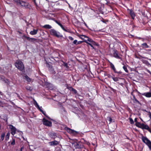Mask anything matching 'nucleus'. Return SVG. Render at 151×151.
Returning a JSON list of instances; mask_svg holds the SVG:
<instances>
[{
	"label": "nucleus",
	"mask_w": 151,
	"mask_h": 151,
	"mask_svg": "<svg viewBox=\"0 0 151 151\" xmlns=\"http://www.w3.org/2000/svg\"><path fill=\"white\" fill-rule=\"evenodd\" d=\"M15 65L19 70L23 71L24 70V66L23 63L20 60L16 61L15 63Z\"/></svg>",
	"instance_id": "f257e3e1"
},
{
	"label": "nucleus",
	"mask_w": 151,
	"mask_h": 151,
	"mask_svg": "<svg viewBox=\"0 0 151 151\" xmlns=\"http://www.w3.org/2000/svg\"><path fill=\"white\" fill-rule=\"evenodd\" d=\"M50 32L51 35L55 36L58 38H62L63 37L62 35L60 32L57 31L54 29H51L50 30Z\"/></svg>",
	"instance_id": "f03ea898"
},
{
	"label": "nucleus",
	"mask_w": 151,
	"mask_h": 151,
	"mask_svg": "<svg viewBox=\"0 0 151 151\" xmlns=\"http://www.w3.org/2000/svg\"><path fill=\"white\" fill-rule=\"evenodd\" d=\"M72 144L76 149H81L84 148L83 143L81 141L74 142Z\"/></svg>",
	"instance_id": "7ed1b4c3"
},
{
	"label": "nucleus",
	"mask_w": 151,
	"mask_h": 151,
	"mask_svg": "<svg viewBox=\"0 0 151 151\" xmlns=\"http://www.w3.org/2000/svg\"><path fill=\"white\" fill-rule=\"evenodd\" d=\"M137 93L138 94H140V93L137 89H135V90H133V91L131 93V95L133 96V99H132L134 103H138L139 104H141L138 101L136 98L135 95L134 93Z\"/></svg>",
	"instance_id": "20e7f679"
},
{
	"label": "nucleus",
	"mask_w": 151,
	"mask_h": 151,
	"mask_svg": "<svg viewBox=\"0 0 151 151\" xmlns=\"http://www.w3.org/2000/svg\"><path fill=\"white\" fill-rule=\"evenodd\" d=\"M142 139L143 142L149 148L151 145V141L146 137L142 136Z\"/></svg>",
	"instance_id": "39448f33"
},
{
	"label": "nucleus",
	"mask_w": 151,
	"mask_h": 151,
	"mask_svg": "<svg viewBox=\"0 0 151 151\" xmlns=\"http://www.w3.org/2000/svg\"><path fill=\"white\" fill-rule=\"evenodd\" d=\"M127 10L130 15L131 19L133 20H134L136 17V14L135 12L132 9H129L128 8L127 9Z\"/></svg>",
	"instance_id": "423d86ee"
},
{
	"label": "nucleus",
	"mask_w": 151,
	"mask_h": 151,
	"mask_svg": "<svg viewBox=\"0 0 151 151\" xmlns=\"http://www.w3.org/2000/svg\"><path fill=\"white\" fill-rule=\"evenodd\" d=\"M43 124L46 126L51 127L52 126V122L45 118L43 119Z\"/></svg>",
	"instance_id": "0eeeda50"
},
{
	"label": "nucleus",
	"mask_w": 151,
	"mask_h": 151,
	"mask_svg": "<svg viewBox=\"0 0 151 151\" xmlns=\"http://www.w3.org/2000/svg\"><path fill=\"white\" fill-rule=\"evenodd\" d=\"M40 41V40L38 39L34 38H30L29 37V41L33 43L36 44L37 43H38Z\"/></svg>",
	"instance_id": "6e6552de"
},
{
	"label": "nucleus",
	"mask_w": 151,
	"mask_h": 151,
	"mask_svg": "<svg viewBox=\"0 0 151 151\" xmlns=\"http://www.w3.org/2000/svg\"><path fill=\"white\" fill-rule=\"evenodd\" d=\"M67 88L72 92V94L77 95L78 94L77 91L72 87L68 86L67 87Z\"/></svg>",
	"instance_id": "1a4fd4ad"
},
{
	"label": "nucleus",
	"mask_w": 151,
	"mask_h": 151,
	"mask_svg": "<svg viewBox=\"0 0 151 151\" xmlns=\"http://www.w3.org/2000/svg\"><path fill=\"white\" fill-rule=\"evenodd\" d=\"M9 126V128L11 129V134L13 135H14L16 133V129L15 127L12 125H10Z\"/></svg>",
	"instance_id": "9d476101"
},
{
	"label": "nucleus",
	"mask_w": 151,
	"mask_h": 151,
	"mask_svg": "<svg viewBox=\"0 0 151 151\" xmlns=\"http://www.w3.org/2000/svg\"><path fill=\"white\" fill-rule=\"evenodd\" d=\"M135 125L136 127L139 128H141L142 129H144V127L146 125V124H145L144 123L141 124L139 122H138L137 123H135Z\"/></svg>",
	"instance_id": "9b49d317"
},
{
	"label": "nucleus",
	"mask_w": 151,
	"mask_h": 151,
	"mask_svg": "<svg viewBox=\"0 0 151 151\" xmlns=\"http://www.w3.org/2000/svg\"><path fill=\"white\" fill-rule=\"evenodd\" d=\"M65 129L70 134H74L77 133V132L76 131L70 129L67 127H66L65 128Z\"/></svg>",
	"instance_id": "f8f14e48"
},
{
	"label": "nucleus",
	"mask_w": 151,
	"mask_h": 151,
	"mask_svg": "<svg viewBox=\"0 0 151 151\" xmlns=\"http://www.w3.org/2000/svg\"><path fill=\"white\" fill-rule=\"evenodd\" d=\"M114 52H113V56L115 58L120 59H122V58L120 57L118 55V51L116 50H114Z\"/></svg>",
	"instance_id": "ddd939ff"
},
{
	"label": "nucleus",
	"mask_w": 151,
	"mask_h": 151,
	"mask_svg": "<svg viewBox=\"0 0 151 151\" xmlns=\"http://www.w3.org/2000/svg\"><path fill=\"white\" fill-rule=\"evenodd\" d=\"M49 144L50 146H55L59 144V143L57 141L54 140L52 142H49Z\"/></svg>",
	"instance_id": "4468645a"
},
{
	"label": "nucleus",
	"mask_w": 151,
	"mask_h": 151,
	"mask_svg": "<svg viewBox=\"0 0 151 151\" xmlns=\"http://www.w3.org/2000/svg\"><path fill=\"white\" fill-rule=\"evenodd\" d=\"M109 62L110 63V67L113 70L114 73L117 72V71L114 65L109 61Z\"/></svg>",
	"instance_id": "2eb2a0df"
},
{
	"label": "nucleus",
	"mask_w": 151,
	"mask_h": 151,
	"mask_svg": "<svg viewBox=\"0 0 151 151\" xmlns=\"http://www.w3.org/2000/svg\"><path fill=\"white\" fill-rule=\"evenodd\" d=\"M142 95L143 96H145L149 98L151 97V92H147L144 93H142Z\"/></svg>",
	"instance_id": "dca6fc26"
},
{
	"label": "nucleus",
	"mask_w": 151,
	"mask_h": 151,
	"mask_svg": "<svg viewBox=\"0 0 151 151\" xmlns=\"http://www.w3.org/2000/svg\"><path fill=\"white\" fill-rule=\"evenodd\" d=\"M14 1L16 2L17 3L20 5H21L22 6H24L25 3L24 2L22 1H20L19 0H14Z\"/></svg>",
	"instance_id": "f3484780"
},
{
	"label": "nucleus",
	"mask_w": 151,
	"mask_h": 151,
	"mask_svg": "<svg viewBox=\"0 0 151 151\" xmlns=\"http://www.w3.org/2000/svg\"><path fill=\"white\" fill-rule=\"evenodd\" d=\"M38 31V29H34L33 31H31L30 32V34L32 35H34L36 34Z\"/></svg>",
	"instance_id": "a211bd4d"
},
{
	"label": "nucleus",
	"mask_w": 151,
	"mask_h": 151,
	"mask_svg": "<svg viewBox=\"0 0 151 151\" xmlns=\"http://www.w3.org/2000/svg\"><path fill=\"white\" fill-rule=\"evenodd\" d=\"M33 104L38 109H40V106L38 105L37 101L34 99H33Z\"/></svg>",
	"instance_id": "6ab92c4d"
},
{
	"label": "nucleus",
	"mask_w": 151,
	"mask_h": 151,
	"mask_svg": "<svg viewBox=\"0 0 151 151\" xmlns=\"http://www.w3.org/2000/svg\"><path fill=\"white\" fill-rule=\"evenodd\" d=\"M50 136L51 137L54 139L57 137L56 133L54 132L51 133L50 134Z\"/></svg>",
	"instance_id": "aec40b11"
},
{
	"label": "nucleus",
	"mask_w": 151,
	"mask_h": 151,
	"mask_svg": "<svg viewBox=\"0 0 151 151\" xmlns=\"http://www.w3.org/2000/svg\"><path fill=\"white\" fill-rule=\"evenodd\" d=\"M40 112H42V113L47 117L48 119H50V118L46 114V112L44 111L43 110H42L41 108H40V109H38Z\"/></svg>",
	"instance_id": "412c9836"
},
{
	"label": "nucleus",
	"mask_w": 151,
	"mask_h": 151,
	"mask_svg": "<svg viewBox=\"0 0 151 151\" xmlns=\"http://www.w3.org/2000/svg\"><path fill=\"white\" fill-rule=\"evenodd\" d=\"M48 69L49 71L51 73L53 74L55 73V71L54 70V69L52 66H51Z\"/></svg>",
	"instance_id": "4be33fe9"
},
{
	"label": "nucleus",
	"mask_w": 151,
	"mask_h": 151,
	"mask_svg": "<svg viewBox=\"0 0 151 151\" xmlns=\"http://www.w3.org/2000/svg\"><path fill=\"white\" fill-rule=\"evenodd\" d=\"M142 47L143 48H147L149 47V46L146 43H144L141 44Z\"/></svg>",
	"instance_id": "5701e85b"
},
{
	"label": "nucleus",
	"mask_w": 151,
	"mask_h": 151,
	"mask_svg": "<svg viewBox=\"0 0 151 151\" xmlns=\"http://www.w3.org/2000/svg\"><path fill=\"white\" fill-rule=\"evenodd\" d=\"M42 28L46 29H50L52 28V27L49 24H45L42 26Z\"/></svg>",
	"instance_id": "b1692460"
},
{
	"label": "nucleus",
	"mask_w": 151,
	"mask_h": 151,
	"mask_svg": "<svg viewBox=\"0 0 151 151\" xmlns=\"http://www.w3.org/2000/svg\"><path fill=\"white\" fill-rule=\"evenodd\" d=\"M142 62L144 63L147 66H149V65H150V64L149 63L148 61L146 60H142Z\"/></svg>",
	"instance_id": "393cba45"
},
{
	"label": "nucleus",
	"mask_w": 151,
	"mask_h": 151,
	"mask_svg": "<svg viewBox=\"0 0 151 151\" xmlns=\"http://www.w3.org/2000/svg\"><path fill=\"white\" fill-rule=\"evenodd\" d=\"M51 20H54L57 24L60 27L63 25L59 21L57 20H55L54 18H52Z\"/></svg>",
	"instance_id": "a878e982"
},
{
	"label": "nucleus",
	"mask_w": 151,
	"mask_h": 151,
	"mask_svg": "<svg viewBox=\"0 0 151 151\" xmlns=\"http://www.w3.org/2000/svg\"><path fill=\"white\" fill-rule=\"evenodd\" d=\"M144 129L147 130L151 133V129L150 128L148 125L147 124L144 127Z\"/></svg>",
	"instance_id": "bb28decb"
},
{
	"label": "nucleus",
	"mask_w": 151,
	"mask_h": 151,
	"mask_svg": "<svg viewBox=\"0 0 151 151\" xmlns=\"http://www.w3.org/2000/svg\"><path fill=\"white\" fill-rule=\"evenodd\" d=\"M122 64L124 65L123 67V69L125 71V72L128 73H129V71L127 69V66L125 65L124 63H123Z\"/></svg>",
	"instance_id": "cd10ccee"
},
{
	"label": "nucleus",
	"mask_w": 151,
	"mask_h": 151,
	"mask_svg": "<svg viewBox=\"0 0 151 151\" xmlns=\"http://www.w3.org/2000/svg\"><path fill=\"white\" fill-rule=\"evenodd\" d=\"M61 27L62 28V29L64 30V31H65L66 32H70L69 30L68 29H65L64 27L63 26V25H62Z\"/></svg>",
	"instance_id": "c85d7f7f"
},
{
	"label": "nucleus",
	"mask_w": 151,
	"mask_h": 151,
	"mask_svg": "<svg viewBox=\"0 0 151 151\" xmlns=\"http://www.w3.org/2000/svg\"><path fill=\"white\" fill-rule=\"evenodd\" d=\"M84 42H85L86 43V44H87L88 45L90 46L91 47H92V48L93 49H95V48L93 46V45H92V44H91V43H90L88 42L87 41H86V40H85L84 41Z\"/></svg>",
	"instance_id": "c756f323"
},
{
	"label": "nucleus",
	"mask_w": 151,
	"mask_h": 151,
	"mask_svg": "<svg viewBox=\"0 0 151 151\" xmlns=\"http://www.w3.org/2000/svg\"><path fill=\"white\" fill-rule=\"evenodd\" d=\"M91 43L93 45H96L98 46H99V44L98 43H96L94 41H92V42Z\"/></svg>",
	"instance_id": "7c9ffc66"
},
{
	"label": "nucleus",
	"mask_w": 151,
	"mask_h": 151,
	"mask_svg": "<svg viewBox=\"0 0 151 151\" xmlns=\"http://www.w3.org/2000/svg\"><path fill=\"white\" fill-rule=\"evenodd\" d=\"M87 37V36H86L85 35H80V36L79 37L80 38H81V39L84 40H85V38H86V37Z\"/></svg>",
	"instance_id": "2f4dec72"
},
{
	"label": "nucleus",
	"mask_w": 151,
	"mask_h": 151,
	"mask_svg": "<svg viewBox=\"0 0 151 151\" xmlns=\"http://www.w3.org/2000/svg\"><path fill=\"white\" fill-rule=\"evenodd\" d=\"M86 38H87V40H86V41H88L89 42H90V43H91L92 41H93V40H92L91 38H90L88 37H86Z\"/></svg>",
	"instance_id": "473e14b6"
},
{
	"label": "nucleus",
	"mask_w": 151,
	"mask_h": 151,
	"mask_svg": "<svg viewBox=\"0 0 151 151\" xmlns=\"http://www.w3.org/2000/svg\"><path fill=\"white\" fill-rule=\"evenodd\" d=\"M46 66L49 69L52 66L50 64L47 62L46 61Z\"/></svg>",
	"instance_id": "72a5a7b5"
},
{
	"label": "nucleus",
	"mask_w": 151,
	"mask_h": 151,
	"mask_svg": "<svg viewBox=\"0 0 151 151\" xmlns=\"http://www.w3.org/2000/svg\"><path fill=\"white\" fill-rule=\"evenodd\" d=\"M15 143V141L14 139H13L11 143V145H14Z\"/></svg>",
	"instance_id": "f704fd0d"
},
{
	"label": "nucleus",
	"mask_w": 151,
	"mask_h": 151,
	"mask_svg": "<svg viewBox=\"0 0 151 151\" xmlns=\"http://www.w3.org/2000/svg\"><path fill=\"white\" fill-rule=\"evenodd\" d=\"M63 66H64L65 67L67 68H69V67L68 65V64L66 63L63 62Z\"/></svg>",
	"instance_id": "c9c22d12"
},
{
	"label": "nucleus",
	"mask_w": 151,
	"mask_h": 151,
	"mask_svg": "<svg viewBox=\"0 0 151 151\" xmlns=\"http://www.w3.org/2000/svg\"><path fill=\"white\" fill-rule=\"evenodd\" d=\"M101 21L103 23L106 24V23L108 22V20L103 19Z\"/></svg>",
	"instance_id": "e433bc0d"
},
{
	"label": "nucleus",
	"mask_w": 151,
	"mask_h": 151,
	"mask_svg": "<svg viewBox=\"0 0 151 151\" xmlns=\"http://www.w3.org/2000/svg\"><path fill=\"white\" fill-rule=\"evenodd\" d=\"M112 79L115 81H118V78H117L116 77H113Z\"/></svg>",
	"instance_id": "4c0bfd02"
},
{
	"label": "nucleus",
	"mask_w": 151,
	"mask_h": 151,
	"mask_svg": "<svg viewBox=\"0 0 151 151\" xmlns=\"http://www.w3.org/2000/svg\"><path fill=\"white\" fill-rule=\"evenodd\" d=\"M129 122L131 124H133L134 123V122L133 119L132 118H129Z\"/></svg>",
	"instance_id": "58836bf2"
},
{
	"label": "nucleus",
	"mask_w": 151,
	"mask_h": 151,
	"mask_svg": "<svg viewBox=\"0 0 151 151\" xmlns=\"http://www.w3.org/2000/svg\"><path fill=\"white\" fill-rule=\"evenodd\" d=\"M5 136V134L4 133H3L1 134V137L2 140L4 139Z\"/></svg>",
	"instance_id": "ea45409f"
},
{
	"label": "nucleus",
	"mask_w": 151,
	"mask_h": 151,
	"mask_svg": "<svg viewBox=\"0 0 151 151\" xmlns=\"http://www.w3.org/2000/svg\"><path fill=\"white\" fill-rule=\"evenodd\" d=\"M82 140H83V141L84 142V143H86V144L87 145H90V143L89 142H87V141L85 140L84 139H82Z\"/></svg>",
	"instance_id": "a19ab883"
},
{
	"label": "nucleus",
	"mask_w": 151,
	"mask_h": 151,
	"mask_svg": "<svg viewBox=\"0 0 151 151\" xmlns=\"http://www.w3.org/2000/svg\"><path fill=\"white\" fill-rule=\"evenodd\" d=\"M85 40L86 41V40H83V41H79L78 42H77V44L78 45L82 43L83 42H85L84 41Z\"/></svg>",
	"instance_id": "79ce46f5"
},
{
	"label": "nucleus",
	"mask_w": 151,
	"mask_h": 151,
	"mask_svg": "<svg viewBox=\"0 0 151 151\" xmlns=\"http://www.w3.org/2000/svg\"><path fill=\"white\" fill-rule=\"evenodd\" d=\"M108 120L110 122V123L112 122V119L111 117H108Z\"/></svg>",
	"instance_id": "37998d69"
},
{
	"label": "nucleus",
	"mask_w": 151,
	"mask_h": 151,
	"mask_svg": "<svg viewBox=\"0 0 151 151\" xmlns=\"http://www.w3.org/2000/svg\"><path fill=\"white\" fill-rule=\"evenodd\" d=\"M78 41L77 40H75L73 42V43L76 45H77Z\"/></svg>",
	"instance_id": "c03bdc74"
},
{
	"label": "nucleus",
	"mask_w": 151,
	"mask_h": 151,
	"mask_svg": "<svg viewBox=\"0 0 151 151\" xmlns=\"http://www.w3.org/2000/svg\"><path fill=\"white\" fill-rule=\"evenodd\" d=\"M141 13H142V15L144 16H145L146 15L145 13V11H142L141 12Z\"/></svg>",
	"instance_id": "a18cd8bd"
},
{
	"label": "nucleus",
	"mask_w": 151,
	"mask_h": 151,
	"mask_svg": "<svg viewBox=\"0 0 151 151\" xmlns=\"http://www.w3.org/2000/svg\"><path fill=\"white\" fill-rule=\"evenodd\" d=\"M24 78L27 81H28V77L27 76H24Z\"/></svg>",
	"instance_id": "49530a36"
},
{
	"label": "nucleus",
	"mask_w": 151,
	"mask_h": 151,
	"mask_svg": "<svg viewBox=\"0 0 151 151\" xmlns=\"http://www.w3.org/2000/svg\"><path fill=\"white\" fill-rule=\"evenodd\" d=\"M4 104L1 101H0V106H1L2 107H3Z\"/></svg>",
	"instance_id": "de8ad7c7"
},
{
	"label": "nucleus",
	"mask_w": 151,
	"mask_h": 151,
	"mask_svg": "<svg viewBox=\"0 0 151 151\" xmlns=\"http://www.w3.org/2000/svg\"><path fill=\"white\" fill-rule=\"evenodd\" d=\"M3 80L4 81V82L5 83H8V82H9V81L7 79H4V80L3 79Z\"/></svg>",
	"instance_id": "09e8293b"
},
{
	"label": "nucleus",
	"mask_w": 151,
	"mask_h": 151,
	"mask_svg": "<svg viewBox=\"0 0 151 151\" xmlns=\"http://www.w3.org/2000/svg\"><path fill=\"white\" fill-rule=\"evenodd\" d=\"M33 2L35 4V5L37 6V4L36 2V0H32Z\"/></svg>",
	"instance_id": "8fccbe9b"
},
{
	"label": "nucleus",
	"mask_w": 151,
	"mask_h": 151,
	"mask_svg": "<svg viewBox=\"0 0 151 151\" xmlns=\"http://www.w3.org/2000/svg\"><path fill=\"white\" fill-rule=\"evenodd\" d=\"M146 70L149 73H150L151 75V71L147 69H146Z\"/></svg>",
	"instance_id": "3c124183"
},
{
	"label": "nucleus",
	"mask_w": 151,
	"mask_h": 151,
	"mask_svg": "<svg viewBox=\"0 0 151 151\" xmlns=\"http://www.w3.org/2000/svg\"><path fill=\"white\" fill-rule=\"evenodd\" d=\"M68 38L71 40H74L73 38L71 36H69Z\"/></svg>",
	"instance_id": "603ef678"
},
{
	"label": "nucleus",
	"mask_w": 151,
	"mask_h": 151,
	"mask_svg": "<svg viewBox=\"0 0 151 151\" xmlns=\"http://www.w3.org/2000/svg\"><path fill=\"white\" fill-rule=\"evenodd\" d=\"M145 111L148 113V116L151 115V113L150 111H147L146 110H145Z\"/></svg>",
	"instance_id": "864d4df0"
},
{
	"label": "nucleus",
	"mask_w": 151,
	"mask_h": 151,
	"mask_svg": "<svg viewBox=\"0 0 151 151\" xmlns=\"http://www.w3.org/2000/svg\"><path fill=\"white\" fill-rule=\"evenodd\" d=\"M29 84H30V82L32 81V82L33 81V80L32 79L30 78H29Z\"/></svg>",
	"instance_id": "5fc2aeb1"
},
{
	"label": "nucleus",
	"mask_w": 151,
	"mask_h": 151,
	"mask_svg": "<svg viewBox=\"0 0 151 151\" xmlns=\"http://www.w3.org/2000/svg\"><path fill=\"white\" fill-rule=\"evenodd\" d=\"M33 89V88L32 87H29V91H31Z\"/></svg>",
	"instance_id": "6e6d98bb"
},
{
	"label": "nucleus",
	"mask_w": 151,
	"mask_h": 151,
	"mask_svg": "<svg viewBox=\"0 0 151 151\" xmlns=\"http://www.w3.org/2000/svg\"><path fill=\"white\" fill-rule=\"evenodd\" d=\"M137 118H135L134 120V121L135 122V123H137V122H138L137 121Z\"/></svg>",
	"instance_id": "4d7b16f0"
},
{
	"label": "nucleus",
	"mask_w": 151,
	"mask_h": 151,
	"mask_svg": "<svg viewBox=\"0 0 151 151\" xmlns=\"http://www.w3.org/2000/svg\"><path fill=\"white\" fill-rule=\"evenodd\" d=\"M108 77L109 78H112L113 76H112L111 75H110L109 74L108 75Z\"/></svg>",
	"instance_id": "13d9d810"
},
{
	"label": "nucleus",
	"mask_w": 151,
	"mask_h": 151,
	"mask_svg": "<svg viewBox=\"0 0 151 151\" xmlns=\"http://www.w3.org/2000/svg\"><path fill=\"white\" fill-rule=\"evenodd\" d=\"M115 73H117L121 74H122V72L121 71H119V72L117 71V72Z\"/></svg>",
	"instance_id": "bf43d9fd"
},
{
	"label": "nucleus",
	"mask_w": 151,
	"mask_h": 151,
	"mask_svg": "<svg viewBox=\"0 0 151 151\" xmlns=\"http://www.w3.org/2000/svg\"><path fill=\"white\" fill-rule=\"evenodd\" d=\"M108 6L109 8H110L112 10H113V9L112 7L110 5H109Z\"/></svg>",
	"instance_id": "052dcab7"
},
{
	"label": "nucleus",
	"mask_w": 151,
	"mask_h": 151,
	"mask_svg": "<svg viewBox=\"0 0 151 151\" xmlns=\"http://www.w3.org/2000/svg\"><path fill=\"white\" fill-rule=\"evenodd\" d=\"M61 5V4H60V2H57L56 3V5Z\"/></svg>",
	"instance_id": "680f3d73"
},
{
	"label": "nucleus",
	"mask_w": 151,
	"mask_h": 151,
	"mask_svg": "<svg viewBox=\"0 0 151 151\" xmlns=\"http://www.w3.org/2000/svg\"><path fill=\"white\" fill-rule=\"evenodd\" d=\"M24 149V147H22L20 149V150H19V151H22V150L23 149Z\"/></svg>",
	"instance_id": "e2e57ef3"
},
{
	"label": "nucleus",
	"mask_w": 151,
	"mask_h": 151,
	"mask_svg": "<svg viewBox=\"0 0 151 151\" xmlns=\"http://www.w3.org/2000/svg\"><path fill=\"white\" fill-rule=\"evenodd\" d=\"M39 73L41 76H44V75L41 72H39Z\"/></svg>",
	"instance_id": "0e129e2a"
},
{
	"label": "nucleus",
	"mask_w": 151,
	"mask_h": 151,
	"mask_svg": "<svg viewBox=\"0 0 151 151\" xmlns=\"http://www.w3.org/2000/svg\"><path fill=\"white\" fill-rule=\"evenodd\" d=\"M0 94L1 95H3V93L1 92H0Z\"/></svg>",
	"instance_id": "69168bd1"
},
{
	"label": "nucleus",
	"mask_w": 151,
	"mask_h": 151,
	"mask_svg": "<svg viewBox=\"0 0 151 151\" xmlns=\"http://www.w3.org/2000/svg\"><path fill=\"white\" fill-rule=\"evenodd\" d=\"M56 151H61L60 149H59L58 150H57Z\"/></svg>",
	"instance_id": "338daca9"
},
{
	"label": "nucleus",
	"mask_w": 151,
	"mask_h": 151,
	"mask_svg": "<svg viewBox=\"0 0 151 151\" xmlns=\"http://www.w3.org/2000/svg\"><path fill=\"white\" fill-rule=\"evenodd\" d=\"M148 116L150 118V119H151V115H150Z\"/></svg>",
	"instance_id": "774afa93"
}]
</instances>
